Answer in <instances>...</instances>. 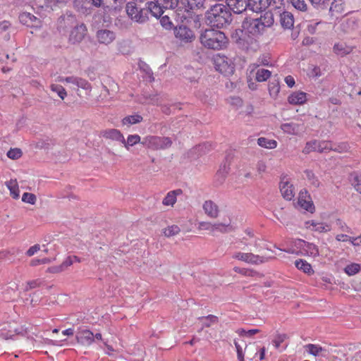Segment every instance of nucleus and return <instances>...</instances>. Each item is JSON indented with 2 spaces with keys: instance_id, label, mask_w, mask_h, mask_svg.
<instances>
[{
  "instance_id": "nucleus-1",
  "label": "nucleus",
  "mask_w": 361,
  "mask_h": 361,
  "mask_svg": "<svg viewBox=\"0 0 361 361\" xmlns=\"http://www.w3.org/2000/svg\"><path fill=\"white\" fill-rule=\"evenodd\" d=\"M274 23V15L267 11L259 18H246L243 22V27L253 35L262 34L267 27H270Z\"/></svg>"
},
{
  "instance_id": "nucleus-2",
  "label": "nucleus",
  "mask_w": 361,
  "mask_h": 361,
  "mask_svg": "<svg viewBox=\"0 0 361 361\" xmlns=\"http://www.w3.org/2000/svg\"><path fill=\"white\" fill-rule=\"evenodd\" d=\"M201 44L207 49L220 50L226 47L228 38L225 34L214 29L205 30L200 37Z\"/></svg>"
},
{
  "instance_id": "nucleus-3",
  "label": "nucleus",
  "mask_w": 361,
  "mask_h": 361,
  "mask_svg": "<svg viewBox=\"0 0 361 361\" xmlns=\"http://www.w3.org/2000/svg\"><path fill=\"white\" fill-rule=\"evenodd\" d=\"M207 23L213 27H222L231 21V14L222 4H216L207 12Z\"/></svg>"
},
{
  "instance_id": "nucleus-4",
  "label": "nucleus",
  "mask_w": 361,
  "mask_h": 361,
  "mask_svg": "<svg viewBox=\"0 0 361 361\" xmlns=\"http://www.w3.org/2000/svg\"><path fill=\"white\" fill-rule=\"evenodd\" d=\"M215 69L221 74L229 76L233 74L235 67L231 61L226 56L217 54L212 58Z\"/></svg>"
},
{
  "instance_id": "nucleus-5",
  "label": "nucleus",
  "mask_w": 361,
  "mask_h": 361,
  "mask_svg": "<svg viewBox=\"0 0 361 361\" xmlns=\"http://www.w3.org/2000/svg\"><path fill=\"white\" fill-rule=\"evenodd\" d=\"M141 144L153 150H157L170 147L172 142L169 137L149 135L142 139Z\"/></svg>"
},
{
  "instance_id": "nucleus-6",
  "label": "nucleus",
  "mask_w": 361,
  "mask_h": 361,
  "mask_svg": "<svg viewBox=\"0 0 361 361\" xmlns=\"http://www.w3.org/2000/svg\"><path fill=\"white\" fill-rule=\"evenodd\" d=\"M126 9L128 17L135 22L142 23L148 19L147 10L138 8L133 2L128 3Z\"/></svg>"
},
{
  "instance_id": "nucleus-7",
  "label": "nucleus",
  "mask_w": 361,
  "mask_h": 361,
  "mask_svg": "<svg viewBox=\"0 0 361 361\" xmlns=\"http://www.w3.org/2000/svg\"><path fill=\"white\" fill-rule=\"evenodd\" d=\"M233 259L252 264H259L268 261V258L252 252H236L233 255Z\"/></svg>"
},
{
  "instance_id": "nucleus-8",
  "label": "nucleus",
  "mask_w": 361,
  "mask_h": 361,
  "mask_svg": "<svg viewBox=\"0 0 361 361\" xmlns=\"http://www.w3.org/2000/svg\"><path fill=\"white\" fill-rule=\"evenodd\" d=\"M229 227V224L222 223L212 224L205 221L200 222L198 225L199 230L208 231L212 235H216L217 233H226L228 231Z\"/></svg>"
},
{
  "instance_id": "nucleus-9",
  "label": "nucleus",
  "mask_w": 361,
  "mask_h": 361,
  "mask_svg": "<svg viewBox=\"0 0 361 361\" xmlns=\"http://www.w3.org/2000/svg\"><path fill=\"white\" fill-rule=\"evenodd\" d=\"M174 34L179 41L184 43L191 42L195 39L193 31L184 25L176 27Z\"/></svg>"
},
{
  "instance_id": "nucleus-10",
  "label": "nucleus",
  "mask_w": 361,
  "mask_h": 361,
  "mask_svg": "<svg viewBox=\"0 0 361 361\" xmlns=\"http://www.w3.org/2000/svg\"><path fill=\"white\" fill-rule=\"evenodd\" d=\"M279 188L283 198L287 200H291L293 199L295 195V188L287 178H283L281 179Z\"/></svg>"
},
{
  "instance_id": "nucleus-11",
  "label": "nucleus",
  "mask_w": 361,
  "mask_h": 361,
  "mask_svg": "<svg viewBox=\"0 0 361 361\" xmlns=\"http://www.w3.org/2000/svg\"><path fill=\"white\" fill-rule=\"evenodd\" d=\"M297 245L300 247V252L304 255L315 257L319 255V249L313 243H307L302 240H298Z\"/></svg>"
},
{
  "instance_id": "nucleus-12",
  "label": "nucleus",
  "mask_w": 361,
  "mask_h": 361,
  "mask_svg": "<svg viewBox=\"0 0 361 361\" xmlns=\"http://www.w3.org/2000/svg\"><path fill=\"white\" fill-rule=\"evenodd\" d=\"M298 204L301 208L309 212H312L314 208L311 197L306 190H302L299 192Z\"/></svg>"
},
{
  "instance_id": "nucleus-13",
  "label": "nucleus",
  "mask_w": 361,
  "mask_h": 361,
  "mask_svg": "<svg viewBox=\"0 0 361 361\" xmlns=\"http://www.w3.org/2000/svg\"><path fill=\"white\" fill-rule=\"evenodd\" d=\"M87 32V28L82 24L75 26L71 32L69 41L73 44L80 42L82 40Z\"/></svg>"
},
{
  "instance_id": "nucleus-14",
  "label": "nucleus",
  "mask_w": 361,
  "mask_h": 361,
  "mask_svg": "<svg viewBox=\"0 0 361 361\" xmlns=\"http://www.w3.org/2000/svg\"><path fill=\"white\" fill-rule=\"evenodd\" d=\"M168 7V3L166 5H161L159 0H154L147 3V13L150 12L156 18H159L164 13V8Z\"/></svg>"
},
{
  "instance_id": "nucleus-15",
  "label": "nucleus",
  "mask_w": 361,
  "mask_h": 361,
  "mask_svg": "<svg viewBox=\"0 0 361 361\" xmlns=\"http://www.w3.org/2000/svg\"><path fill=\"white\" fill-rule=\"evenodd\" d=\"M226 4L235 13H241L249 8L248 0H227Z\"/></svg>"
},
{
  "instance_id": "nucleus-16",
  "label": "nucleus",
  "mask_w": 361,
  "mask_h": 361,
  "mask_svg": "<svg viewBox=\"0 0 361 361\" xmlns=\"http://www.w3.org/2000/svg\"><path fill=\"white\" fill-rule=\"evenodd\" d=\"M102 136L108 140L125 142V137L119 130L115 128L106 129L101 133Z\"/></svg>"
},
{
  "instance_id": "nucleus-17",
  "label": "nucleus",
  "mask_w": 361,
  "mask_h": 361,
  "mask_svg": "<svg viewBox=\"0 0 361 361\" xmlns=\"http://www.w3.org/2000/svg\"><path fill=\"white\" fill-rule=\"evenodd\" d=\"M97 38L100 44H109L116 39V34L109 30H100L97 32Z\"/></svg>"
},
{
  "instance_id": "nucleus-18",
  "label": "nucleus",
  "mask_w": 361,
  "mask_h": 361,
  "mask_svg": "<svg viewBox=\"0 0 361 361\" xmlns=\"http://www.w3.org/2000/svg\"><path fill=\"white\" fill-rule=\"evenodd\" d=\"M76 338L81 344L90 345L94 342V334L88 329H82L78 333Z\"/></svg>"
},
{
  "instance_id": "nucleus-19",
  "label": "nucleus",
  "mask_w": 361,
  "mask_h": 361,
  "mask_svg": "<svg viewBox=\"0 0 361 361\" xmlns=\"http://www.w3.org/2000/svg\"><path fill=\"white\" fill-rule=\"evenodd\" d=\"M181 189L169 191L162 200V204L165 207H173L177 201V197L182 195Z\"/></svg>"
},
{
  "instance_id": "nucleus-20",
  "label": "nucleus",
  "mask_w": 361,
  "mask_h": 361,
  "mask_svg": "<svg viewBox=\"0 0 361 361\" xmlns=\"http://www.w3.org/2000/svg\"><path fill=\"white\" fill-rule=\"evenodd\" d=\"M353 48V47L348 45L345 42H338L334 44L333 51L336 55L344 56L350 54Z\"/></svg>"
},
{
  "instance_id": "nucleus-21",
  "label": "nucleus",
  "mask_w": 361,
  "mask_h": 361,
  "mask_svg": "<svg viewBox=\"0 0 361 361\" xmlns=\"http://www.w3.org/2000/svg\"><path fill=\"white\" fill-rule=\"evenodd\" d=\"M268 90L271 98L276 99L278 97L280 92V82L277 75L269 82Z\"/></svg>"
},
{
  "instance_id": "nucleus-22",
  "label": "nucleus",
  "mask_w": 361,
  "mask_h": 361,
  "mask_svg": "<svg viewBox=\"0 0 361 361\" xmlns=\"http://www.w3.org/2000/svg\"><path fill=\"white\" fill-rule=\"evenodd\" d=\"M205 214L211 218H216L219 214L218 206L212 200H207L203 204Z\"/></svg>"
},
{
  "instance_id": "nucleus-23",
  "label": "nucleus",
  "mask_w": 361,
  "mask_h": 361,
  "mask_svg": "<svg viewBox=\"0 0 361 361\" xmlns=\"http://www.w3.org/2000/svg\"><path fill=\"white\" fill-rule=\"evenodd\" d=\"M288 101L290 104H303L307 101V94L303 92H295L288 96Z\"/></svg>"
},
{
  "instance_id": "nucleus-24",
  "label": "nucleus",
  "mask_w": 361,
  "mask_h": 361,
  "mask_svg": "<svg viewBox=\"0 0 361 361\" xmlns=\"http://www.w3.org/2000/svg\"><path fill=\"white\" fill-rule=\"evenodd\" d=\"M306 227L312 229V231L319 233H326L330 231L331 228L326 224L323 222H318L315 221H309L306 222Z\"/></svg>"
},
{
  "instance_id": "nucleus-25",
  "label": "nucleus",
  "mask_w": 361,
  "mask_h": 361,
  "mask_svg": "<svg viewBox=\"0 0 361 361\" xmlns=\"http://www.w3.org/2000/svg\"><path fill=\"white\" fill-rule=\"evenodd\" d=\"M280 23L283 28L291 29L294 25L293 15L288 11L283 12L280 15Z\"/></svg>"
},
{
  "instance_id": "nucleus-26",
  "label": "nucleus",
  "mask_w": 361,
  "mask_h": 361,
  "mask_svg": "<svg viewBox=\"0 0 361 361\" xmlns=\"http://www.w3.org/2000/svg\"><path fill=\"white\" fill-rule=\"evenodd\" d=\"M281 129L287 134L297 135L300 133V126L293 123H286L281 126Z\"/></svg>"
},
{
  "instance_id": "nucleus-27",
  "label": "nucleus",
  "mask_w": 361,
  "mask_h": 361,
  "mask_svg": "<svg viewBox=\"0 0 361 361\" xmlns=\"http://www.w3.org/2000/svg\"><path fill=\"white\" fill-rule=\"evenodd\" d=\"M295 267L305 274L311 276L314 273L311 264L307 261L300 259L295 262Z\"/></svg>"
},
{
  "instance_id": "nucleus-28",
  "label": "nucleus",
  "mask_w": 361,
  "mask_h": 361,
  "mask_svg": "<svg viewBox=\"0 0 361 361\" xmlns=\"http://www.w3.org/2000/svg\"><path fill=\"white\" fill-rule=\"evenodd\" d=\"M304 179L307 180L310 185L314 188H318L320 185L319 178L312 170L306 169L304 171Z\"/></svg>"
},
{
  "instance_id": "nucleus-29",
  "label": "nucleus",
  "mask_w": 361,
  "mask_h": 361,
  "mask_svg": "<svg viewBox=\"0 0 361 361\" xmlns=\"http://www.w3.org/2000/svg\"><path fill=\"white\" fill-rule=\"evenodd\" d=\"M5 184L10 191L11 196L15 200L18 199L20 197V190L17 180L11 179L6 181Z\"/></svg>"
},
{
  "instance_id": "nucleus-30",
  "label": "nucleus",
  "mask_w": 361,
  "mask_h": 361,
  "mask_svg": "<svg viewBox=\"0 0 361 361\" xmlns=\"http://www.w3.org/2000/svg\"><path fill=\"white\" fill-rule=\"evenodd\" d=\"M257 144L264 148L273 149L277 147V142L275 140L261 137L257 139Z\"/></svg>"
},
{
  "instance_id": "nucleus-31",
  "label": "nucleus",
  "mask_w": 361,
  "mask_h": 361,
  "mask_svg": "<svg viewBox=\"0 0 361 361\" xmlns=\"http://www.w3.org/2000/svg\"><path fill=\"white\" fill-rule=\"evenodd\" d=\"M345 11L343 0H334L330 6V12L332 15L343 13Z\"/></svg>"
},
{
  "instance_id": "nucleus-32",
  "label": "nucleus",
  "mask_w": 361,
  "mask_h": 361,
  "mask_svg": "<svg viewBox=\"0 0 361 361\" xmlns=\"http://www.w3.org/2000/svg\"><path fill=\"white\" fill-rule=\"evenodd\" d=\"M142 116L139 114H134L124 117L121 123L123 126H130L131 125L137 124L142 121Z\"/></svg>"
},
{
  "instance_id": "nucleus-33",
  "label": "nucleus",
  "mask_w": 361,
  "mask_h": 361,
  "mask_svg": "<svg viewBox=\"0 0 361 361\" xmlns=\"http://www.w3.org/2000/svg\"><path fill=\"white\" fill-rule=\"evenodd\" d=\"M186 10H193L203 6L204 0H180Z\"/></svg>"
},
{
  "instance_id": "nucleus-34",
  "label": "nucleus",
  "mask_w": 361,
  "mask_h": 361,
  "mask_svg": "<svg viewBox=\"0 0 361 361\" xmlns=\"http://www.w3.org/2000/svg\"><path fill=\"white\" fill-rule=\"evenodd\" d=\"M302 152L305 154H308L312 152H319V140H312L307 142Z\"/></svg>"
},
{
  "instance_id": "nucleus-35",
  "label": "nucleus",
  "mask_w": 361,
  "mask_h": 361,
  "mask_svg": "<svg viewBox=\"0 0 361 361\" xmlns=\"http://www.w3.org/2000/svg\"><path fill=\"white\" fill-rule=\"evenodd\" d=\"M271 76V72L264 68H258L255 73V79L257 82L267 81Z\"/></svg>"
},
{
  "instance_id": "nucleus-36",
  "label": "nucleus",
  "mask_w": 361,
  "mask_h": 361,
  "mask_svg": "<svg viewBox=\"0 0 361 361\" xmlns=\"http://www.w3.org/2000/svg\"><path fill=\"white\" fill-rule=\"evenodd\" d=\"M141 142V137L139 135H130L127 137V140H125V142H122L126 149H129L130 147H133L135 145Z\"/></svg>"
},
{
  "instance_id": "nucleus-37",
  "label": "nucleus",
  "mask_w": 361,
  "mask_h": 361,
  "mask_svg": "<svg viewBox=\"0 0 361 361\" xmlns=\"http://www.w3.org/2000/svg\"><path fill=\"white\" fill-rule=\"evenodd\" d=\"M180 232V228L178 225H171L168 226L165 228L163 229L162 233L164 236L167 238H170L174 235H178Z\"/></svg>"
},
{
  "instance_id": "nucleus-38",
  "label": "nucleus",
  "mask_w": 361,
  "mask_h": 361,
  "mask_svg": "<svg viewBox=\"0 0 361 361\" xmlns=\"http://www.w3.org/2000/svg\"><path fill=\"white\" fill-rule=\"evenodd\" d=\"M361 271V264L358 263H351L350 264H348L344 268L345 273L351 276L353 275H355L356 274L359 273Z\"/></svg>"
},
{
  "instance_id": "nucleus-39",
  "label": "nucleus",
  "mask_w": 361,
  "mask_h": 361,
  "mask_svg": "<svg viewBox=\"0 0 361 361\" xmlns=\"http://www.w3.org/2000/svg\"><path fill=\"white\" fill-rule=\"evenodd\" d=\"M333 149V143L329 140H319V153H326Z\"/></svg>"
},
{
  "instance_id": "nucleus-40",
  "label": "nucleus",
  "mask_w": 361,
  "mask_h": 361,
  "mask_svg": "<svg viewBox=\"0 0 361 361\" xmlns=\"http://www.w3.org/2000/svg\"><path fill=\"white\" fill-rule=\"evenodd\" d=\"M305 348L309 353L315 357L319 356L324 350L320 345L316 344H307Z\"/></svg>"
},
{
  "instance_id": "nucleus-41",
  "label": "nucleus",
  "mask_w": 361,
  "mask_h": 361,
  "mask_svg": "<svg viewBox=\"0 0 361 361\" xmlns=\"http://www.w3.org/2000/svg\"><path fill=\"white\" fill-rule=\"evenodd\" d=\"M56 259V258H49V257H44L41 259L34 258L30 260V265L31 267H36L39 264H49L52 262H54Z\"/></svg>"
},
{
  "instance_id": "nucleus-42",
  "label": "nucleus",
  "mask_w": 361,
  "mask_h": 361,
  "mask_svg": "<svg viewBox=\"0 0 361 361\" xmlns=\"http://www.w3.org/2000/svg\"><path fill=\"white\" fill-rule=\"evenodd\" d=\"M288 338V336L286 334H276L272 340L273 345L278 349L281 344L283 343Z\"/></svg>"
},
{
  "instance_id": "nucleus-43",
  "label": "nucleus",
  "mask_w": 361,
  "mask_h": 361,
  "mask_svg": "<svg viewBox=\"0 0 361 361\" xmlns=\"http://www.w3.org/2000/svg\"><path fill=\"white\" fill-rule=\"evenodd\" d=\"M350 146L348 142H341L336 145H333V149L331 151L336 152L338 153H345L349 152Z\"/></svg>"
},
{
  "instance_id": "nucleus-44",
  "label": "nucleus",
  "mask_w": 361,
  "mask_h": 361,
  "mask_svg": "<svg viewBox=\"0 0 361 361\" xmlns=\"http://www.w3.org/2000/svg\"><path fill=\"white\" fill-rule=\"evenodd\" d=\"M199 319L204 321L203 325L206 327H209L212 324L218 322L217 317L212 314H209L207 317H200Z\"/></svg>"
},
{
  "instance_id": "nucleus-45",
  "label": "nucleus",
  "mask_w": 361,
  "mask_h": 361,
  "mask_svg": "<svg viewBox=\"0 0 361 361\" xmlns=\"http://www.w3.org/2000/svg\"><path fill=\"white\" fill-rule=\"evenodd\" d=\"M50 87L53 92L57 93L61 99H63L66 97L67 93L66 90L61 85L52 84Z\"/></svg>"
},
{
  "instance_id": "nucleus-46",
  "label": "nucleus",
  "mask_w": 361,
  "mask_h": 361,
  "mask_svg": "<svg viewBox=\"0 0 361 361\" xmlns=\"http://www.w3.org/2000/svg\"><path fill=\"white\" fill-rule=\"evenodd\" d=\"M23 155V152L19 148H11L7 152V157L11 159H18Z\"/></svg>"
},
{
  "instance_id": "nucleus-47",
  "label": "nucleus",
  "mask_w": 361,
  "mask_h": 361,
  "mask_svg": "<svg viewBox=\"0 0 361 361\" xmlns=\"http://www.w3.org/2000/svg\"><path fill=\"white\" fill-rule=\"evenodd\" d=\"M41 284H42V281L40 279H35V280L29 281L26 282V283L25 284L24 290L29 291L33 288L40 286Z\"/></svg>"
},
{
  "instance_id": "nucleus-48",
  "label": "nucleus",
  "mask_w": 361,
  "mask_h": 361,
  "mask_svg": "<svg viewBox=\"0 0 361 361\" xmlns=\"http://www.w3.org/2000/svg\"><path fill=\"white\" fill-rule=\"evenodd\" d=\"M22 201L30 204H35L37 201V197L33 193L24 192L22 196Z\"/></svg>"
},
{
  "instance_id": "nucleus-49",
  "label": "nucleus",
  "mask_w": 361,
  "mask_h": 361,
  "mask_svg": "<svg viewBox=\"0 0 361 361\" xmlns=\"http://www.w3.org/2000/svg\"><path fill=\"white\" fill-rule=\"evenodd\" d=\"M292 5L298 10L304 11L307 9V4L304 0H290Z\"/></svg>"
},
{
  "instance_id": "nucleus-50",
  "label": "nucleus",
  "mask_w": 361,
  "mask_h": 361,
  "mask_svg": "<svg viewBox=\"0 0 361 361\" xmlns=\"http://www.w3.org/2000/svg\"><path fill=\"white\" fill-rule=\"evenodd\" d=\"M160 23L166 30H171L173 26V23L168 16H162L160 19Z\"/></svg>"
},
{
  "instance_id": "nucleus-51",
  "label": "nucleus",
  "mask_w": 361,
  "mask_h": 361,
  "mask_svg": "<svg viewBox=\"0 0 361 361\" xmlns=\"http://www.w3.org/2000/svg\"><path fill=\"white\" fill-rule=\"evenodd\" d=\"M75 85L84 90H90L91 85L90 83L85 79L77 78V80Z\"/></svg>"
},
{
  "instance_id": "nucleus-52",
  "label": "nucleus",
  "mask_w": 361,
  "mask_h": 361,
  "mask_svg": "<svg viewBox=\"0 0 361 361\" xmlns=\"http://www.w3.org/2000/svg\"><path fill=\"white\" fill-rule=\"evenodd\" d=\"M40 245L39 244H35L31 246L26 252V255L27 257H32L35 255L38 251L40 250Z\"/></svg>"
},
{
  "instance_id": "nucleus-53",
  "label": "nucleus",
  "mask_w": 361,
  "mask_h": 361,
  "mask_svg": "<svg viewBox=\"0 0 361 361\" xmlns=\"http://www.w3.org/2000/svg\"><path fill=\"white\" fill-rule=\"evenodd\" d=\"M73 264V258H71V256H68L63 262L61 264V267L63 269V271L66 270L69 267H71Z\"/></svg>"
},
{
  "instance_id": "nucleus-54",
  "label": "nucleus",
  "mask_w": 361,
  "mask_h": 361,
  "mask_svg": "<svg viewBox=\"0 0 361 361\" xmlns=\"http://www.w3.org/2000/svg\"><path fill=\"white\" fill-rule=\"evenodd\" d=\"M63 271V269L60 265L58 266H52L50 267H48L46 272L47 273H51V274H59Z\"/></svg>"
},
{
  "instance_id": "nucleus-55",
  "label": "nucleus",
  "mask_w": 361,
  "mask_h": 361,
  "mask_svg": "<svg viewBox=\"0 0 361 361\" xmlns=\"http://www.w3.org/2000/svg\"><path fill=\"white\" fill-rule=\"evenodd\" d=\"M257 172L259 174H262V173H265L266 171H267V165H266V164L264 161H260L257 162Z\"/></svg>"
},
{
  "instance_id": "nucleus-56",
  "label": "nucleus",
  "mask_w": 361,
  "mask_h": 361,
  "mask_svg": "<svg viewBox=\"0 0 361 361\" xmlns=\"http://www.w3.org/2000/svg\"><path fill=\"white\" fill-rule=\"evenodd\" d=\"M310 1L314 7L319 8L328 4L329 0H310Z\"/></svg>"
},
{
  "instance_id": "nucleus-57",
  "label": "nucleus",
  "mask_w": 361,
  "mask_h": 361,
  "mask_svg": "<svg viewBox=\"0 0 361 361\" xmlns=\"http://www.w3.org/2000/svg\"><path fill=\"white\" fill-rule=\"evenodd\" d=\"M32 18L35 19L34 16H32L30 13H23L20 16V20L23 23H27V19L32 20Z\"/></svg>"
},
{
  "instance_id": "nucleus-58",
  "label": "nucleus",
  "mask_w": 361,
  "mask_h": 361,
  "mask_svg": "<svg viewBox=\"0 0 361 361\" xmlns=\"http://www.w3.org/2000/svg\"><path fill=\"white\" fill-rule=\"evenodd\" d=\"M350 238L351 236H349L345 234H338L336 235V240L339 242H350Z\"/></svg>"
},
{
  "instance_id": "nucleus-59",
  "label": "nucleus",
  "mask_w": 361,
  "mask_h": 361,
  "mask_svg": "<svg viewBox=\"0 0 361 361\" xmlns=\"http://www.w3.org/2000/svg\"><path fill=\"white\" fill-rule=\"evenodd\" d=\"M259 4L261 5V8H262V10H265L269 6H270L274 1V0H260L259 1Z\"/></svg>"
},
{
  "instance_id": "nucleus-60",
  "label": "nucleus",
  "mask_w": 361,
  "mask_h": 361,
  "mask_svg": "<svg viewBox=\"0 0 361 361\" xmlns=\"http://www.w3.org/2000/svg\"><path fill=\"white\" fill-rule=\"evenodd\" d=\"M353 185L355 189L360 193H361V180L358 176H355L353 180Z\"/></svg>"
},
{
  "instance_id": "nucleus-61",
  "label": "nucleus",
  "mask_w": 361,
  "mask_h": 361,
  "mask_svg": "<svg viewBox=\"0 0 361 361\" xmlns=\"http://www.w3.org/2000/svg\"><path fill=\"white\" fill-rule=\"evenodd\" d=\"M285 82L289 87H293L295 85V79L291 75H288L284 79Z\"/></svg>"
},
{
  "instance_id": "nucleus-62",
  "label": "nucleus",
  "mask_w": 361,
  "mask_h": 361,
  "mask_svg": "<svg viewBox=\"0 0 361 361\" xmlns=\"http://www.w3.org/2000/svg\"><path fill=\"white\" fill-rule=\"evenodd\" d=\"M350 243L353 246H360L361 245V235L357 237H351Z\"/></svg>"
},
{
  "instance_id": "nucleus-63",
  "label": "nucleus",
  "mask_w": 361,
  "mask_h": 361,
  "mask_svg": "<svg viewBox=\"0 0 361 361\" xmlns=\"http://www.w3.org/2000/svg\"><path fill=\"white\" fill-rule=\"evenodd\" d=\"M11 25V23L7 20L0 22V33L6 31Z\"/></svg>"
},
{
  "instance_id": "nucleus-64",
  "label": "nucleus",
  "mask_w": 361,
  "mask_h": 361,
  "mask_svg": "<svg viewBox=\"0 0 361 361\" xmlns=\"http://www.w3.org/2000/svg\"><path fill=\"white\" fill-rule=\"evenodd\" d=\"M320 23L319 22H317V23H311V24H309L307 27V31L311 33V34H314L315 32H316V29H317V26Z\"/></svg>"
}]
</instances>
